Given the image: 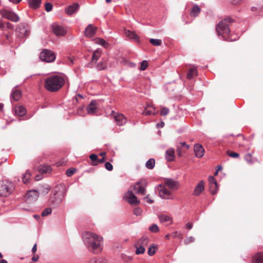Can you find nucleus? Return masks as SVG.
<instances>
[{
  "label": "nucleus",
  "mask_w": 263,
  "mask_h": 263,
  "mask_svg": "<svg viewBox=\"0 0 263 263\" xmlns=\"http://www.w3.org/2000/svg\"><path fill=\"white\" fill-rule=\"evenodd\" d=\"M52 31L57 36H64L66 34V31L63 27L57 24H53L51 26Z\"/></svg>",
  "instance_id": "11"
},
{
  "label": "nucleus",
  "mask_w": 263,
  "mask_h": 263,
  "mask_svg": "<svg viewBox=\"0 0 263 263\" xmlns=\"http://www.w3.org/2000/svg\"><path fill=\"white\" fill-rule=\"evenodd\" d=\"M97 109V102L92 101L87 108V112L90 114H93Z\"/></svg>",
  "instance_id": "25"
},
{
  "label": "nucleus",
  "mask_w": 263,
  "mask_h": 263,
  "mask_svg": "<svg viewBox=\"0 0 263 263\" xmlns=\"http://www.w3.org/2000/svg\"><path fill=\"white\" fill-rule=\"evenodd\" d=\"M180 144L182 147H186V149H188L190 147L189 145H187L185 142H181Z\"/></svg>",
  "instance_id": "60"
},
{
  "label": "nucleus",
  "mask_w": 263,
  "mask_h": 263,
  "mask_svg": "<svg viewBox=\"0 0 263 263\" xmlns=\"http://www.w3.org/2000/svg\"><path fill=\"white\" fill-rule=\"evenodd\" d=\"M172 236L173 237H180L181 238H182V235L181 233L180 232H178V231H175V232H173L172 234Z\"/></svg>",
  "instance_id": "55"
},
{
  "label": "nucleus",
  "mask_w": 263,
  "mask_h": 263,
  "mask_svg": "<svg viewBox=\"0 0 263 263\" xmlns=\"http://www.w3.org/2000/svg\"><path fill=\"white\" fill-rule=\"evenodd\" d=\"M79 4L77 3H74L65 8V13L69 15H71L77 12L79 9Z\"/></svg>",
  "instance_id": "14"
},
{
  "label": "nucleus",
  "mask_w": 263,
  "mask_h": 263,
  "mask_svg": "<svg viewBox=\"0 0 263 263\" xmlns=\"http://www.w3.org/2000/svg\"><path fill=\"white\" fill-rule=\"evenodd\" d=\"M253 259L255 263H263V253L258 252L256 253Z\"/></svg>",
  "instance_id": "27"
},
{
  "label": "nucleus",
  "mask_w": 263,
  "mask_h": 263,
  "mask_svg": "<svg viewBox=\"0 0 263 263\" xmlns=\"http://www.w3.org/2000/svg\"><path fill=\"white\" fill-rule=\"evenodd\" d=\"M29 6L32 9H37L40 7L41 1H28Z\"/></svg>",
  "instance_id": "30"
},
{
  "label": "nucleus",
  "mask_w": 263,
  "mask_h": 263,
  "mask_svg": "<svg viewBox=\"0 0 263 263\" xmlns=\"http://www.w3.org/2000/svg\"><path fill=\"white\" fill-rule=\"evenodd\" d=\"M75 171H76L75 169L69 168L66 171V175L70 177L74 174Z\"/></svg>",
  "instance_id": "54"
},
{
  "label": "nucleus",
  "mask_w": 263,
  "mask_h": 263,
  "mask_svg": "<svg viewBox=\"0 0 263 263\" xmlns=\"http://www.w3.org/2000/svg\"><path fill=\"white\" fill-rule=\"evenodd\" d=\"M40 59L46 62H52L55 59V54L51 50L44 49L40 53Z\"/></svg>",
  "instance_id": "7"
},
{
  "label": "nucleus",
  "mask_w": 263,
  "mask_h": 263,
  "mask_svg": "<svg viewBox=\"0 0 263 263\" xmlns=\"http://www.w3.org/2000/svg\"><path fill=\"white\" fill-rule=\"evenodd\" d=\"M204 190V182L203 181H200L195 187L193 192V195L195 196H199L200 194Z\"/></svg>",
  "instance_id": "18"
},
{
  "label": "nucleus",
  "mask_w": 263,
  "mask_h": 263,
  "mask_svg": "<svg viewBox=\"0 0 263 263\" xmlns=\"http://www.w3.org/2000/svg\"><path fill=\"white\" fill-rule=\"evenodd\" d=\"M38 170L41 174H48L51 173L52 168L48 165L42 164L39 166Z\"/></svg>",
  "instance_id": "23"
},
{
  "label": "nucleus",
  "mask_w": 263,
  "mask_h": 263,
  "mask_svg": "<svg viewBox=\"0 0 263 263\" xmlns=\"http://www.w3.org/2000/svg\"><path fill=\"white\" fill-rule=\"evenodd\" d=\"M139 182H138L136 185L132 187L133 188V192L134 191L136 193H137V190L139 186Z\"/></svg>",
  "instance_id": "57"
},
{
  "label": "nucleus",
  "mask_w": 263,
  "mask_h": 263,
  "mask_svg": "<svg viewBox=\"0 0 263 263\" xmlns=\"http://www.w3.org/2000/svg\"><path fill=\"white\" fill-rule=\"evenodd\" d=\"M5 37H6V40L8 41V43L9 44H11L12 42V37L10 35H9L8 34H6L5 35Z\"/></svg>",
  "instance_id": "58"
},
{
  "label": "nucleus",
  "mask_w": 263,
  "mask_h": 263,
  "mask_svg": "<svg viewBox=\"0 0 263 263\" xmlns=\"http://www.w3.org/2000/svg\"><path fill=\"white\" fill-rule=\"evenodd\" d=\"M52 209L50 208H47L43 210L41 215L43 217L46 216L51 213Z\"/></svg>",
  "instance_id": "41"
},
{
  "label": "nucleus",
  "mask_w": 263,
  "mask_h": 263,
  "mask_svg": "<svg viewBox=\"0 0 263 263\" xmlns=\"http://www.w3.org/2000/svg\"><path fill=\"white\" fill-rule=\"evenodd\" d=\"M227 154L229 156L234 158H237L239 157V154L238 153L231 151H228L227 152Z\"/></svg>",
  "instance_id": "39"
},
{
  "label": "nucleus",
  "mask_w": 263,
  "mask_h": 263,
  "mask_svg": "<svg viewBox=\"0 0 263 263\" xmlns=\"http://www.w3.org/2000/svg\"><path fill=\"white\" fill-rule=\"evenodd\" d=\"M200 12V8L198 6H194L190 12V15L192 16L196 17Z\"/></svg>",
  "instance_id": "29"
},
{
  "label": "nucleus",
  "mask_w": 263,
  "mask_h": 263,
  "mask_svg": "<svg viewBox=\"0 0 263 263\" xmlns=\"http://www.w3.org/2000/svg\"><path fill=\"white\" fill-rule=\"evenodd\" d=\"M0 14L4 17L12 22H17L20 20L18 16L16 13L6 9L0 10Z\"/></svg>",
  "instance_id": "8"
},
{
  "label": "nucleus",
  "mask_w": 263,
  "mask_h": 263,
  "mask_svg": "<svg viewBox=\"0 0 263 263\" xmlns=\"http://www.w3.org/2000/svg\"><path fill=\"white\" fill-rule=\"evenodd\" d=\"M97 30V27H94L91 24L88 25L85 30V36L88 37H91L93 36L96 32Z\"/></svg>",
  "instance_id": "15"
},
{
  "label": "nucleus",
  "mask_w": 263,
  "mask_h": 263,
  "mask_svg": "<svg viewBox=\"0 0 263 263\" xmlns=\"http://www.w3.org/2000/svg\"><path fill=\"white\" fill-rule=\"evenodd\" d=\"M125 33L126 35L129 38L136 40H138L137 35L134 32L130 31L129 30H126Z\"/></svg>",
  "instance_id": "32"
},
{
  "label": "nucleus",
  "mask_w": 263,
  "mask_h": 263,
  "mask_svg": "<svg viewBox=\"0 0 263 263\" xmlns=\"http://www.w3.org/2000/svg\"><path fill=\"white\" fill-rule=\"evenodd\" d=\"M39 196V193L37 190L29 191L26 194V197L30 201H35Z\"/></svg>",
  "instance_id": "17"
},
{
  "label": "nucleus",
  "mask_w": 263,
  "mask_h": 263,
  "mask_svg": "<svg viewBox=\"0 0 263 263\" xmlns=\"http://www.w3.org/2000/svg\"><path fill=\"white\" fill-rule=\"evenodd\" d=\"M149 42L154 46H160L162 44V41L159 39H151Z\"/></svg>",
  "instance_id": "37"
},
{
  "label": "nucleus",
  "mask_w": 263,
  "mask_h": 263,
  "mask_svg": "<svg viewBox=\"0 0 263 263\" xmlns=\"http://www.w3.org/2000/svg\"><path fill=\"white\" fill-rule=\"evenodd\" d=\"M106 66H107L106 64H105V63H104L103 62H101L97 64V68L99 70H102L105 69L106 68Z\"/></svg>",
  "instance_id": "42"
},
{
  "label": "nucleus",
  "mask_w": 263,
  "mask_h": 263,
  "mask_svg": "<svg viewBox=\"0 0 263 263\" xmlns=\"http://www.w3.org/2000/svg\"><path fill=\"white\" fill-rule=\"evenodd\" d=\"M142 210L140 208H136L134 211V214L136 216L140 215L142 213Z\"/></svg>",
  "instance_id": "53"
},
{
  "label": "nucleus",
  "mask_w": 263,
  "mask_h": 263,
  "mask_svg": "<svg viewBox=\"0 0 263 263\" xmlns=\"http://www.w3.org/2000/svg\"><path fill=\"white\" fill-rule=\"evenodd\" d=\"M112 115L114 116V120L119 126L124 125L127 122L126 118L122 114L116 113L112 111Z\"/></svg>",
  "instance_id": "10"
},
{
  "label": "nucleus",
  "mask_w": 263,
  "mask_h": 263,
  "mask_svg": "<svg viewBox=\"0 0 263 263\" xmlns=\"http://www.w3.org/2000/svg\"><path fill=\"white\" fill-rule=\"evenodd\" d=\"M197 76V70L195 68H191L187 74V78L189 80L193 78L194 76Z\"/></svg>",
  "instance_id": "28"
},
{
  "label": "nucleus",
  "mask_w": 263,
  "mask_h": 263,
  "mask_svg": "<svg viewBox=\"0 0 263 263\" xmlns=\"http://www.w3.org/2000/svg\"><path fill=\"white\" fill-rule=\"evenodd\" d=\"M13 111L15 114L19 117L25 116L27 112L26 108L23 106H16L14 107Z\"/></svg>",
  "instance_id": "19"
},
{
  "label": "nucleus",
  "mask_w": 263,
  "mask_h": 263,
  "mask_svg": "<svg viewBox=\"0 0 263 263\" xmlns=\"http://www.w3.org/2000/svg\"><path fill=\"white\" fill-rule=\"evenodd\" d=\"M6 25L7 27L8 28H9V29H12L13 28V25L11 23H10L9 22L6 23Z\"/></svg>",
  "instance_id": "64"
},
{
  "label": "nucleus",
  "mask_w": 263,
  "mask_h": 263,
  "mask_svg": "<svg viewBox=\"0 0 263 263\" xmlns=\"http://www.w3.org/2000/svg\"><path fill=\"white\" fill-rule=\"evenodd\" d=\"M157 249V246H155L154 245L151 246L148 249V251H147L148 254L149 256H153L156 253Z\"/></svg>",
  "instance_id": "34"
},
{
  "label": "nucleus",
  "mask_w": 263,
  "mask_h": 263,
  "mask_svg": "<svg viewBox=\"0 0 263 263\" xmlns=\"http://www.w3.org/2000/svg\"><path fill=\"white\" fill-rule=\"evenodd\" d=\"M101 54V51L99 50H95L93 52V53L92 56V62H96L99 59Z\"/></svg>",
  "instance_id": "33"
},
{
  "label": "nucleus",
  "mask_w": 263,
  "mask_h": 263,
  "mask_svg": "<svg viewBox=\"0 0 263 263\" xmlns=\"http://www.w3.org/2000/svg\"><path fill=\"white\" fill-rule=\"evenodd\" d=\"M17 31L20 32V33H23V32H24V35L27 36L28 34V33L27 32V30L25 29V28L24 26H23L22 28H18L17 29Z\"/></svg>",
  "instance_id": "47"
},
{
  "label": "nucleus",
  "mask_w": 263,
  "mask_h": 263,
  "mask_svg": "<svg viewBox=\"0 0 263 263\" xmlns=\"http://www.w3.org/2000/svg\"><path fill=\"white\" fill-rule=\"evenodd\" d=\"M65 188L62 185H57L52 191L49 199V204L53 207L59 206L65 196Z\"/></svg>",
  "instance_id": "3"
},
{
  "label": "nucleus",
  "mask_w": 263,
  "mask_h": 263,
  "mask_svg": "<svg viewBox=\"0 0 263 263\" xmlns=\"http://www.w3.org/2000/svg\"><path fill=\"white\" fill-rule=\"evenodd\" d=\"M124 198L128 203L133 205H138L140 203V201L137 199L132 190H129L126 193L124 196Z\"/></svg>",
  "instance_id": "9"
},
{
  "label": "nucleus",
  "mask_w": 263,
  "mask_h": 263,
  "mask_svg": "<svg viewBox=\"0 0 263 263\" xmlns=\"http://www.w3.org/2000/svg\"><path fill=\"white\" fill-rule=\"evenodd\" d=\"M163 184L168 187L171 191L176 190L179 187L178 183L172 179H165Z\"/></svg>",
  "instance_id": "12"
},
{
  "label": "nucleus",
  "mask_w": 263,
  "mask_h": 263,
  "mask_svg": "<svg viewBox=\"0 0 263 263\" xmlns=\"http://www.w3.org/2000/svg\"><path fill=\"white\" fill-rule=\"evenodd\" d=\"M22 97V92L21 90L15 89H13L11 96V100H13L15 101H18Z\"/></svg>",
  "instance_id": "22"
},
{
  "label": "nucleus",
  "mask_w": 263,
  "mask_h": 263,
  "mask_svg": "<svg viewBox=\"0 0 263 263\" xmlns=\"http://www.w3.org/2000/svg\"><path fill=\"white\" fill-rule=\"evenodd\" d=\"M144 199H146V201L148 203H153L154 202V201L152 199H148V196H146L144 197Z\"/></svg>",
  "instance_id": "62"
},
{
  "label": "nucleus",
  "mask_w": 263,
  "mask_h": 263,
  "mask_svg": "<svg viewBox=\"0 0 263 263\" xmlns=\"http://www.w3.org/2000/svg\"><path fill=\"white\" fill-rule=\"evenodd\" d=\"M149 230L150 231L154 233L158 232L159 230L158 227L156 224L152 225V226L149 228Z\"/></svg>",
  "instance_id": "44"
},
{
  "label": "nucleus",
  "mask_w": 263,
  "mask_h": 263,
  "mask_svg": "<svg viewBox=\"0 0 263 263\" xmlns=\"http://www.w3.org/2000/svg\"><path fill=\"white\" fill-rule=\"evenodd\" d=\"M64 84L65 80L62 76H52L46 79L45 88L50 92H55L60 90Z\"/></svg>",
  "instance_id": "2"
},
{
  "label": "nucleus",
  "mask_w": 263,
  "mask_h": 263,
  "mask_svg": "<svg viewBox=\"0 0 263 263\" xmlns=\"http://www.w3.org/2000/svg\"><path fill=\"white\" fill-rule=\"evenodd\" d=\"M157 113V112H155L154 111H153L151 110H148V109L147 110V109H145V110L143 112L142 114L144 115L145 116H149L152 114L156 115Z\"/></svg>",
  "instance_id": "45"
},
{
  "label": "nucleus",
  "mask_w": 263,
  "mask_h": 263,
  "mask_svg": "<svg viewBox=\"0 0 263 263\" xmlns=\"http://www.w3.org/2000/svg\"><path fill=\"white\" fill-rule=\"evenodd\" d=\"M170 111V110L168 108L165 107H162L160 110V114L161 116H166L167 115Z\"/></svg>",
  "instance_id": "40"
},
{
  "label": "nucleus",
  "mask_w": 263,
  "mask_h": 263,
  "mask_svg": "<svg viewBox=\"0 0 263 263\" xmlns=\"http://www.w3.org/2000/svg\"><path fill=\"white\" fill-rule=\"evenodd\" d=\"M135 247L136 248V254L137 255L143 254L145 251V248L136 246L135 245Z\"/></svg>",
  "instance_id": "38"
},
{
  "label": "nucleus",
  "mask_w": 263,
  "mask_h": 263,
  "mask_svg": "<svg viewBox=\"0 0 263 263\" xmlns=\"http://www.w3.org/2000/svg\"><path fill=\"white\" fill-rule=\"evenodd\" d=\"M244 159L250 164H252L254 162L260 163V161L257 158L253 157L252 154L250 153L246 154L244 156Z\"/></svg>",
  "instance_id": "21"
},
{
  "label": "nucleus",
  "mask_w": 263,
  "mask_h": 263,
  "mask_svg": "<svg viewBox=\"0 0 263 263\" xmlns=\"http://www.w3.org/2000/svg\"><path fill=\"white\" fill-rule=\"evenodd\" d=\"M155 165V160L153 158L149 159L145 164L146 167L149 170L153 169Z\"/></svg>",
  "instance_id": "31"
},
{
  "label": "nucleus",
  "mask_w": 263,
  "mask_h": 263,
  "mask_svg": "<svg viewBox=\"0 0 263 263\" xmlns=\"http://www.w3.org/2000/svg\"><path fill=\"white\" fill-rule=\"evenodd\" d=\"M148 62L146 60H144V61H143L141 63V66H140V70H145L147 67H148Z\"/></svg>",
  "instance_id": "43"
},
{
  "label": "nucleus",
  "mask_w": 263,
  "mask_h": 263,
  "mask_svg": "<svg viewBox=\"0 0 263 263\" xmlns=\"http://www.w3.org/2000/svg\"><path fill=\"white\" fill-rule=\"evenodd\" d=\"M83 238L85 246L90 251L98 254L102 251V237L92 232H85L83 234Z\"/></svg>",
  "instance_id": "1"
},
{
  "label": "nucleus",
  "mask_w": 263,
  "mask_h": 263,
  "mask_svg": "<svg viewBox=\"0 0 263 263\" xmlns=\"http://www.w3.org/2000/svg\"><path fill=\"white\" fill-rule=\"evenodd\" d=\"M232 22L230 17H227L221 20L216 26V31L219 36H221L223 40L227 41H233L230 36V30L229 24Z\"/></svg>",
  "instance_id": "4"
},
{
  "label": "nucleus",
  "mask_w": 263,
  "mask_h": 263,
  "mask_svg": "<svg viewBox=\"0 0 263 263\" xmlns=\"http://www.w3.org/2000/svg\"><path fill=\"white\" fill-rule=\"evenodd\" d=\"M105 167L109 171H111L113 169L112 165L109 162H107L105 163Z\"/></svg>",
  "instance_id": "50"
},
{
  "label": "nucleus",
  "mask_w": 263,
  "mask_h": 263,
  "mask_svg": "<svg viewBox=\"0 0 263 263\" xmlns=\"http://www.w3.org/2000/svg\"><path fill=\"white\" fill-rule=\"evenodd\" d=\"M45 10L47 12L50 11L52 9V5L50 3H46L45 4Z\"/></svg>",
  "instance_id": "51"
},
{
  "label": "nucleus",
  "mask_w": 263,
  "mask_h": 263,
  "mask_svg": "<svg viewBox=\"0 0 263 263\" xmlns=\"http://www.w3.org/2000/svg\"><path fill=\"white\" fill-rule=\"evenodd\" d=\"M186 228H187L188 229L190 230L193 227V224L191 222H189L187 223L186 224Z\"/></svg>",
  "instance_id": "63"
},
{
  "label": "nucleus",
  "mask_w": 263,
  "mask_h": 263,
  "mask_svg": "<svg viewBox=\"0 0 263 263\" xmlns=\"http://www.w3.org/2000/svg\"><path fill=\"white\" fill-rule=\"evenodd\" d=\"M159 219L161 222H170V223H172V218L165 214H161L159 216Z\"/></svg>",
  "instance_id": "26"
},
{
  "label": "nucleus",
  "mask_w": 263,
  "mask_h": 263,
  "mask_svg": "<svg viewBox=\"0 0 263 263\" xmlns=\"http://www.w3.org/2000/svg\"><path fill=\"white\" fill-rule=\"evenodd\" d=\"M36 250H37V245H36V244H35L32 249V252L33 254H35V253L36 252Z\"/></svg>",
  "instance_id": "61"
},
{
  "label": "nucleus",
  "mask_w": 263,
  "mask_h": 263,
  "mask_svg": "<svg viewBox=\"0 0 263 263\" xmlns=\"http://www.w3.org/2000/svg\"><path fill=\"white\" fill-rule=\"evenodd\" d=\"M158 191L159 192V196L164 199H173L174 197L172 193L170 190L163 184H160L158 186Z\"/></svg>",
  "instance_id": "6"
},
{
  "label": "nucleus",
  "mask_w": 263,
  "mask_h": 263,
  "mask_svg": "<svg viewBox=\"0 0 263 263\" xmlns=\"http://www.w3.org/2000/svg\"><path fill=\"white\" fill-rule=\"evenodd\" d=\"M194 240L195 239L193 237H192V236L188 237L186 238V239L184 240V243L185 245H188L190 243L194 242Z\"/></svg>",
  "instance_id": "48"
},
{
  "label": "nucleus",
  "mask_w": 263,
  "mask_h": 263,
  "mask_svg": "<svg viewBox=\"0 0 263 263\" xmlns=\"http://www.w3.org/2000/svg\"><path fill=\"white\" fill-rule=\"evenodd\" d=\"M175 149L170 148L165 152V158L168 161H173L175 160Z\"/></svg>",
  "instance_id": "20"
},
{
  "label": "nucleus",
  "mask_w": 263,
  "mask_h": 263,
  "mask_svg": "<svg viewBox=\"0 0 263 263\" xmlns=\"http://www.w3.org/2000/svg\"><path fill=\"white\" fill-rule=\"evenodd\" d=\"M14 185L12 182L7 180L0 182V196L7 197L13 191Z\"/></svg>",
  "instance_id": "5"
},
{
  "label": "nucleus",
  "mask_w": 263,
  "mask_h": 263,
  "mask_svg": "<svg viewBox=\"0 0 263 263\" xmlns=\"http://www.w3.org/2000/svg\"><path fill=\"white\" fill-rule=\"evenodd\" d=\"M96 43L100 44L105 48H107L108 44L103 39L97 38L96 39Z\"/></svg>",
  "instance_id": "35"
},
{
  "label": "nucleus",
  "mask_w": 263,
  "mask_h": 263,
  "mask_svg": "<svg viewBox=\"0 0 263 263\" xmlns=\"http://www.w3.org/2000/svg\"><path fill=\"white\" fill-rule=\"evenodd\" d=\"M209 189L212 194L215 195L217 193L218 189L217 183L216 179L213 176L209 177Z\"/></svg>",
  "instance_id": "13"
},
{
  "label": "nucleus",
  "mask_w": 263,
  "mask_h": 263,
  "mask_svg": "<svg viewBox=\"0 0 263 263\" xmlns=\"http://www.w3.org/2000/svg\"><path fill=\"white\" fill-rule=\"evenodd\" d=\"M105 161V157H103L102 159H98V161L97 162L93 163L92 165H97L99 163H102L104 162Z\"/></svg>",
  "instance_id": "56"
},
{
  "label": "nucleus",
  "mask_w": 263,
  "mask_h": 263,
  "mask_svg": "<svg viewBox=\"0 0 263 263\" xmlns=\"http://www.w3.org/2000/svg\"><path fill=\"white\" fill-rule=\"evenodd\" d=\"M145 193H146L145 189L144 187H143V186H139L138 190H137V193H140L142 195H144V194H145Z\"/></svg>",
  "instance_id": "52"
},
{
  "label": "nucleus",
  "mask_w": 263,
  "mask_h": 263,
  "mask_svg": "<svg viewBox=\"0 0 263 263\" xmlns=\"http://www.w3.org/2000/svg\"><path fill=\"white\" fill-rule=\"evenodd\" d=\"M149 242L147 238L143 237L139 239L135 243V246L145 248Z\"/></svg>",
  "instance_id": "24"
},
{
  "label": "nucleus",
  "mask_w": 263,
  "mask_h": 263,
  "mask_svg": "<svg viewBox=\"0 0 263 263\" xmlns=\"http://www.w3.org/2000/svg\"><path fill=\"white\" fill-rule=\"evenodd\" d=\"M89 158L90 160L92 161V163L97 162L98 160V156L96 154H91L89 156Z\"/></svg>",
  "instance_id": "49"
},
{
  "label": "nucleus",
  "mask_w": 263,
  "mask_h": 263,
  "mask_svg": "<svg viewBox=\"0 0 263 263\" xmlns=\"http://www.w3.org/2000/svg\"><path fill=\"white\" fill-rule=\"evenodd\" d=\"M194 151L195 156L198 158H201L204 155V148L201 145L199 144H196L194 145Z\"/></svg>",
  "instance_id": "16"
},
{
  "label": "nucleus",
  "mask_w": 263,
  "mask_h": 263,
  "mask_svg": "<svg viewBox=\"0 0 263 263\" xmlns=\"http://www.w3.org/2000/svg\"><path fill=\"white\" fill-rule=\"evenodd\" d=\"M39 259V256L38 255H34V256L32 257V260L33 261H37Z\"/></svg>",
  "instance_id": "59"
},
{
  "label": "nucleus",
  "mask_w": 263,
  "mask_h": 263,
  "mask_svg": "<svg viewBox=\"0 0 263 263\" xmlns=\"http://www.w3.org/2000/svg\"><path fill=\"white\" fill-rule=\"evenodd\" d=\"M31 176L30 173L27 171L25 174H24L23 177V182L26 184L28 183V180L30 179Z\"/></svg>",
  "instance_id": "36"
},
{
  "label": "nucleus",
  "mask_w": 263,
  "mask_h": 263,
  "mask_svg": "<svg viewBox=\"0 0 263 263\" xmlns=\"http://www.w3.org/2000/svg\"><path fill=\"white\" fill-rule=\"evenodd\" d=\"M88 263H103L101 259L97 258H93L89 260Z\"/></svg>",
  "instance_id": "46"
}]
</instances>
